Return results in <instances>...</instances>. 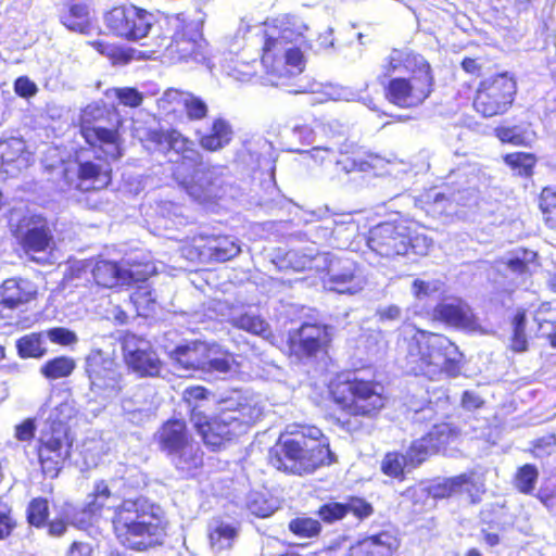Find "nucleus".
<instances>
[{
  "instance_id": "nucleus-55",
  "label": "nucleus",
  "mask_w": 556,
  "mask_h": 556,
  "mask_svg": "<svg viewBox=\"0 0 556 556\" xmlns=\"http://www.w3.org/2000/svg\"><path fill=\"white\" fill-rule=\"evenodd\" d=\"M184 112L190 121H201L207 116L208 108L201 98L188 91Z\"/></svg>"
},
{
  "instance_id": "nucleus-58",
  "label": "nucleus",
  "mask_w": 556,
  "mask_h": 556,
  "mask_svg": "<svg viewBox=\"0 0 556 556\" xmlns=\"http://www.w3.org/2000/svg\"><path fill=\"white\" fill-rule=\"evenodd\" d=\"M118 102L128 108H138L143 102V96L134 87H123L115 90Z\"/></svg>"
},
{
  "instance_id": "nucleus-11",
  "label": "nucleus",
  "mask_w": 556,
  "mask_h": 556,
  "mask_svg": "<svg viewBox=\"0 0 556 556\" xmlns=\"http://www.w3.org/2000/svg\"><path fill=\"white\" fill-rule=\"evenodd\" d=\"M332 341V327L316 321H304L286 333L279 349L289 358L298 362L327 354Z\"/></svg>"
},
{
  "instance_id": "nucleus-28",
  "label": "nucleus",
  "mask_w": 556,
  "mask_h": 556,
  "mask_svg": "<svg viewBox=\"0 0 556 556\" xmlns=\"http://www.w3.org/2000/svg\"><path fill=\"white\" fill-rule=\"evenodd\" d=\"M378 156L362 149L351 147L340 152L339 157L336 160V165L339 170L349 173H366L376 167Z\"/></svg>"
},
{
  "instance_id": "nucleus-8",
  "label": "nucleus",
  "mask_w": 556,
  "mask_h": 556,
  "mask_svg": "<svg viewBox=\"0 0 556 556\" xmlns=\"http://www.w3.org/2000/svg\"><path fill=\"white\" fill-rule=\"evenodd\" d=\"M74 438L64 420L49 417L36 439L34 454L41 476L55 479L70 463Z\"/></svg>"
},
{
  "instance_id": "nucleus-41",
  "label": "nucleus",
  "mask_w": 556,
  "mask_h": 556,
  "mask_svg": "<svg viewBox=\"0 0 556 556\" xmlns=\"http://www.w3.org/2000/svg\"><path fill=\"white\" fill-rule=\"evenodd\" d=\"M538 206L544 224L551 229H556V186L548 185L541 189Z\"/></svg>"
},
{
  "instance_id": "nucleus-57",
  "label": "nucleus",
  "mask_w": 556,
  "mask_h": 556,
  "mask_svg": "<svg viewBox=\"0 0 556 556\" xmlns=\"http://www.w3.org/2000/svg\"><path fill=\"white\" fill-rule=\"evenodd\" d=\"M46 334L52 343L61 346H70L78 341L76 333L64 327L50 328Z\"/></svg>"
},
{
  "instance_id": "nucleus-1",
  "label": "nucleus",
  "mask_w": 556,
  "mask_h": 556,
  "mask_svg": "<svg viewBox=\"0 0 556 556\" xmlns=\"http://www.w3.org/2000/svg\"><path fill=\"white\" fill-rule=\"evenodd\" d=\"M327 399L336 408L332 424L351 435L366 432L388 403L379 381L348 371L338 372L329 380Z\"/></svg>"
},
{
  "instance_id": "nucleus-27",
  "label": "nucleus",
  "mask_w": 556,
  "mask_h": 556,
  "mask_svg": "<svg viewBox=\"0 0 556 556\" xmlns=\"http://www.w3.org/2000/svg\"><path fill=\"white\" fill-rule=\"evenodd\" d=\"M330 289L341 294H355L363 289L359 268L353 261H345L338 269H330Z\"/></svg>"
},
{
  "instance_id": "nucleus-53",
  "label": "nucleus",
  "mask_w": 556,
  "mask_h": 556,
  "mask_svg": "<svg viewBox=\"0 0 556 556\" xmlns=\"http://www.w3.org/2000/svg\"><path fill=\"white\" fill-rule=\"evenodd\" d=\"M236 327L256 336L266 337L270 332L268 323L260 316L242 314L236 320Z\"/></svg>"
},
{
  "instance_id": "nucleus-15",
  "label": "nucleus",
  "mask_w": 556,
  "mask_h": 556,
  "mask_svg": "<svg viewBox=\"0 0 556 556\" xmlns=\"http://www.w3.org/2000/svg\"><path fill=\"white\" fill-rule=\"evenodd\" d=\"M142 142L148 148H153L157 151L175 152L178 155V159L175 161V175L184 174L186 162H200V152L195 149L194 142L176 128H149L144 134Z\"/></svg>"
},
{
  "instance_id": "nucleus-22",
  "label": "nucleus",
  "mask_w": 556,
  "mask_h": 556,
  "mask_svg": "<svg viewBox=\"0 0 556 556\" xmlns=\"http://www.w3.org/2000/svg\"><path fill=\"white\" fill-rule=\"evenodd\" d=\"M39 296L38 286L28 278L10 277L0 285V308L13 312L24 311Z\"/></svg>"
},
{
  "instance_id": "nucleus-39",
  "label": "nucleus",
  "mask_w": 556,
  "mask_h": 556,
  "mask_svg": "<svg viewBox=\"0 0 556 556\" xmlns=\"http://www.w3.org/2000/svg\"><path fill=\"white\" fill-rule=\"evenodd\" d=\"M141 282L130 294V302L134 304L138 316L151 317L156 309V300L149 285Z\"/></svg>"
},
{
  "instance_id": "nucleus-52",
  "label": "nucleus",
  "mask_w": 556,
  "mask_h": 556,
  "mask_svg": "<svg viewBox=\"0 0 556 556\" xmlns=\"http://www.w3.org/2000/svg\"><path fill=\"white\" fill-rule=\"evenodd\" d=\"M236 536L237 529L225 523L216 526L208 534L211 547L218 552L230 548Z\"/></svg>"
},
{
  "instance_id": "nucleus-37",
  "label": "nucleus",
  "mask_w": 556,
  "mask_h": 556,
  "mask_svg": "<svg viewBox=\"0 0 556 556\" xmlns=\"http://www.w3.org/2000/svg\"><path fill=\"white\" fill-rule=\"evenodd\" d=\"M76 368V362L67 355L52 357L40 366V374L50 381L70 377Z\"/></svg>"
},
{
  "instance_id": "nucleus-50",
  "label": "nucleus",
  "mask_w": 556,
  "mask_h": 556,
  "mask_svg": "<svg viewBox=\"0 0 556 556\" xmlns=\"http://www.w3.org/2000/svg\"><path fill=\"white\" fill-rule=\"evenodd\" d=\"M49 514L48 500L42 496L34 497L26 508V520L31 527L41 529L47 523Z\"/></svg>"
},
{
  "instance_id": "nucleus-20",
  "label": "nucleus",
  "mask_w": 556,
  "mask_h": 556,
  "mask_svg": "<svg viewBox=\"0 0 556 556\" xmlns=\"http://www.w3.org/2000/svg\"><path fill=\"white\" fill-rule=\"evenodd\" d=\"M75 178L64 169L65 181L81 193H94L108 189L113 181V169L109 163H98L92 160H75Z\"/></svg>"
},
{
  "instance_id": "nucleus-21",
  "label": "nucleus",
  "mask_w": 556,
  "mask_h": 556,
  "mask_svg": "<svg viewBox=\"0 0 556 556\" xmlns=\"http://www.w3.org/2000/svg\"><path fill=\"white\" fill-rule=\"evenodd\" d=\"M375 513L374 505L365 497L350 495L345 502L328 501L316 510L318 520L325 525H333L342 521L348 515H352L358 522L371 517Z\"/></svg>"
},
{
  "instance_id": "nucleus-16",
  "label": "nucleus",
  "mask_w": 556,
  "mask_h": 556,
  "mask_svg": "<svg viewBox=\"0 0 556 556\" xmlns=\"http://www.w3.org/2000/svg\"><path fill=\"white\" fill-rule=\"evenodd\" d=\"M181 185L186 191L202 203H216L225 193V182L220 175L203 164L200 153V162H186Z\"/></svg>"
},
{
  "instance_id": "nucleus-54",
  "label": "nucleus",
  "mask_w": 556,
  "mask_h": 556,
  "mask_svg": "<svg viewBox=\"0 0 556 556\" xmlns=\"http://www.w3.org/2000/svg\"><path fill=\"white\" fill-rule=\"evenodd\" d=\"M16 527L17 521L14 517L12 506L0 495V541L11 536Z\"/></svg>"
},
{
  "instance_id": "nucleus-14",
  "label": "nucleus",
  "mask_w": 556,
  "mask_h": 556,
  "mask_svg": "<svg viewBox=\"0 0 556 556\" xmlns=\"http://www.w3.org/2000/svg\"><path fill=\"white\" fill-rule=\"evenodd\" d=\"M103 21L110 34L128 41L146 38L152 28V14L134 4L113 5Z\"/></svg>"
},
{
  "instance_id": "nucleus-60",
  "label": "nucleus",
  "mask_w": 556,
  "mask_h": 556,
  "mask_svg": "<svg viewBox=\"0 0 556 556\" xmlns=\"http://www.w3.org/2000/svg\"><path fill=\"white\" fill-rule=\"evenodd\" d=\"M451 202V199L443 192H437L434 194L427 193L424 200L427 211L432 210L438 213L445 212Z\"/></svg>"
},
{
  "instance_id": "nucleus-46",
  "label": "nucleus",
  "mask_w": 556,
  "mask_h": 556,
  "mask_svg": "<svg viewBox=\"0 0 556 556\" xmlns=\"http://www.w3.org/2000/svg\"><path fill=\"white\" fill-rule=\"evenodd\" d=\"M536 253L528 249H519L506 261V267L517 276H530L536 264Z\"/></svg>"
},
{
  "instance_id": "nucleus-29",
  "label": "nucleus",
  "mask_w": 556,
  "mask_h": 556,
  "mask_svg": "<svg viewBox=\"0 0 556 556\" xmlns=\"http://www.w3.org/2000/svg\"><path fill=\"white\" fill-rule=\"evenodd\" d=\"M233 138L231 124L223 118L213 119L208 130L198 137L200 147L208 152H216L227 147Z\"/></svg>"
},
{
  "instance_id": "nucleus-18",
  "label": "nucleus",
  "mask_w": 556,
  "mask_h": 556,
  "mask_svg": "<svg viewBox=\"0 0 556 556\" xmlns=\"http://www.w3.org/2000/svg\"><path fill=\"white\" fill-rule=\"evenodd\" d=\"M154 274V266L150 262H134L129 268L123 269L118 262L96 260L91 275L94 283L101 288H113L118 285L131 286L144 282Z\"/></svg>"
},
{
  "instance_id": "nucleus-44",
  "label": "nucleus",
  "mask_w": 556,
  "mask_h": 556,
  "mask_svg": "<svg viewBox=\"0 0 556 556\" xmlns=\"http://www.w3.org/2000/svg\"><path fill=\"white\" fill-rule=\"evenodd\" d=\"M437 454L426 434L410 442L406 450L408 469H415Z\"/></svg>"
},
{
  "instance_id": "nucleus-6",
  "label": "nucleus",
  "mask_w": 556,
  "mask_h": 556,
  "mask_svg": "<svg viewBox=\"0 0 556 556\" xmlns=\"http://www.w3.org/2000/svg\"><path fill=\"white\" fill-rule=\"evenodd\" d=\"M153 508L143 496L124 498L113 508L112 532L123 547L143 552L160 543L165 526Z\"/></svg>"
},
{
  "instance_id": "nucleus-4",
  "label": "nucleus",
  "mask_w": 556,
  "mask_h": 556,
  "mask_svg": "<svg viewBox=\"0 0 556 556\" xmlns=\"http://www.w3.org/2000/svg\"><path fill=\"white\" fill-rule=\"evenodd\" d=\"M260 60L273 78H290L305 68V58L296 41L302 37L295 15L285 13L263 23Z\"/></svg>"
},
{
  "instance_id": "nucleus-45",
  "label": "nucleus",
  "mask_w": 556,
  "mask_h": 556,
  "mask_svg": "<svg viewBox=\"0 0 556 556\" xmlns=\"http://www.w3.org/2000/svg\"><path fill=\"white\" fill-rule=\"evenodd\" d=\"M41 332H31L17 339L16 350L21 358H40L47 353Z\"/></svg>"
},
{
  "instance_id": "nucleus-38",
  "label": "nucleus",
  "mask_w": 556,
  "mask_h": 556,
  "mask_svg": "<svg viewBox=\"0 0 556 556\" xmlns=\"http://www.w3.org/2000/svg\"><path fill=\"white\" fill-rule=\"evenodd\" d=\"M188 91L167 88L163 94L157 99V109L167 116H177L184 112L185 102L187 99Z\"/></svg>"
},
{
  "instance_id": "nucleus-64",
  "label": "nucleus",
  "mask_w": 556,
  "mask_h": 556,
  "mask_svg": "<svg viewBox=\"0 0 556 556\" xmlns=\"http://www.w3.org/2000/svg\"><path fill=\"white\" fill-rule=\"evenodd\" d=\"M231 369V364L227 357H216L206 359L204 357V367L202 371H217L226 374Z\"/></svg>"
},
{
  "instance_id": "nucleus-61",
  "label": "nucleus",
  "mask_w": 556,
  "mask_h": 556,
  "mask_svg": "<svg viewBox=\"0 0 556 556\" xmlns=\"http://www.w3.org/2000/svg\"><path fill=\"white\" fill-rule=\"evenodd\" d=\"M36 425L33 418H27L14 428V437L17 441L27 442L35 438Z\"/></svg>"
},
{
  "instance_id": "nucleus-35",
  "label": "nucleus",
  "mask_w": 556,
  "mask_h": 556,
  "mask_svg": "<svg viewBox=\"0 0 556 556\" xmlns=\"http://www.w3.org/2000/svg\"><path fill=\"white\" fill-rule=\"evenodd\" d=\"M435 453L445 450L460 437V429L450 422H438L425 433Z\"/></svg>"
},
{
  "instance_id": "nucleus-3",
  "label": "nucleus",
  "mask_w": 556,
  "mask_h": 556,
  "mask_svg": "<svg viewBox=\"0 0 556 556\" xmlns=\"http://www.w3.org/2000/svg\"><path fill=\"white\" fill-rule=\"evenodd\" d=\"M268 464L287 475H312L337 462L330 440L324 431L311 425L296 426L281 433L268 450Z\"/></svg>"
},
{
  "instance_id": "nucleus-31",
  "label": "nucleus",
  "mask_w": 556,
  "mask_h": 556,
  "mask_svg": "<svg viewBox=\"0 0 556 556\" xmlns=\"http://www.w3.org/2000/svg\"><path fill=\"white\" fill-rule=\"evenodd\" d=\"M527 309L519 307L509 317L510 334L508 349L513 353L521 354L530 349L527 333Z\"/></svg>"
},
{
  "instance_id": "nucleus-34",
  "label": "nucleus",
  "mask_w": 556,
  "mask_h": 556,
  "mask_svg": "<svg viewBox=\"0 0 556 556\" xmlns=\"http://www.w3.org/2000/svg\"><path fill=\"white\" fill-rule=\"evenodd\" d=\"M204 357V352L198 344L179 345L172 352L176 367L185 370H202Z\"/></svg>"
},
{
  "instance_id": "nucleus-42",
  "label": "nucleus",
  "mask_w": 556,
  "mask_h": 556,
  "mask_svg": "<svg viewBox=\"0 0 556 556\" xmlns=\"http://www.w3.org/2000/svg\"><path fill=\"white\" fill-rule=\"evenodd\" d=\"M408 469V459L399 451L387 452L380 463L381 472L399 481L405 480V469Z\"/></svg>"
},
{
  "instance_id": "nucleus-32",
  "label": "nucleus",
  "mask_w": 556,
  "mask_h": 556,
  "mask_svg": "<svg viewBox=\"0 0 556 556\" xmlns=\"http://www.w3.org/2000/svg\"><path fill=\"white\" fill-rule=\"evenodd\" d=\"M504 164L510 169L513 176L531 179L539 162L536 154L526 151H514L503 155Z\"/></svg>"
},
{
  "instance_id": "nucleus-17",
  "label": "nucleus",
  "mask_w": 556,
  "mask_h": 556,
  "mask_svg": "<svg viewBox=\"0 0 556 556\" xmlns=\"http://www.w3.org/2000/svg\"><path fill=\"white\" fill-rule=\"evenodd\" d=\"M123 359L139 377H157L163 363L151 343L143 337L126 331L121 337Z\"/></svg>"
},
{
  "instance_id": "nucleus-19",
  "label": "nucleus",
  "mask_w": 556,
  "mask_h": 556,
  "mask_svg": "<svg viewBox=\"0 0 556 556\" xmlns=\"http://www.w3.org/2000/svg\"><path fill=\"white\" fill-rule=\"evenodd\" d=\"M157 450L167 456L182 457L194 444L188 424L182 418L164 420L152 435Z\"/></svg>"
},
{
  "instance_id": "nucleus-12",
  "label": "nucleus",
  "mask_w": 556,
  "mask_h": 556,
  "mask_svg": "<svg viewBox=\"0 0 556 556\" xmlns=\"http://www.w3.org/2000/svg\"><path fill=\"white\" fill-rule=\"evenodd\" d=\"M104 119V112L99 109L83 115L79 121V134L89 150L100 154L99 160L117 161L123 156L119 125L117 123L106 126Z\"/></svg>"
},
{
  "instance_id": "nucleus-33",
  "label": "nucleus",
  "mask_w": 556,
  "mask_h": 556,
  "mask_svg": "<svg viewBox=\"0 0 556 556\" xmlns=\"http://www.w3.org/2000/svg\"><path fill=\"white\" fill-rule=\"evenodd\" d=\"M210 396H212V392L204 386H189L182 391L181 401L188 408V416L191 424L207 413L204 402H206Z\"/></svg>"
},
{
  "instance_id": "nucleus-51",
  "label": "nucleus",
  "mask_w": 556,
  "mask_h": 556,
  "mask_svg": "<svg viewBox=\"0 0 556 556\" xmlns=\"http://www.w3.org/2000/svg\"><path fill=\"white\" fill-rule=\"evenodd\" d=\"M240 245L230 236H215L213 241V261L227 262L240 253Z\"/></svg>"
},
{
  "instance_id": "nucleus-26",
  "label": "nucleus",
  "mask_w": 556,
  "mask_h": 556,
  "mask_svg": "<svg viewBox=\"0 0 556 556\" xmlns=\"http://www.w3.org/2000/svg\"><path fill=\"white\" fill-rule=\"evenodd\" d=\"M60 23L70 31L90 35L94 28L88 4L81 0H70L59 14Z\"/></svg>"
},
{
  "instance_id": "nucleus-40",
  "label": "nucleus",
  "mask_w": 556,
  "mask_h": 556,
  "mask_svg": "<svg viewBox=\"0 0 556 556\" xmlns=\"http://www.w3.org/2000/svg\"><path fill=\"white\" fill-rule=\"evenodd\" d=\"M288 530L299 539H316L323 532V525L316 518L301 515L289 521Z\"/></svg>"
},
{
  "instance_id": "nucleus-56",
  "label": "nucleus",
  "mask_w": 556,
  "mask_h": 556,
  "mask_svg": "<svg viewBox=\"0 0 556 556\" xmlns=\"http://www.w3.org/2000/svg\"><path fill=\"white\" fill-rule=\"evenodd\" d=\"M556 447V434L548 433L531 442L530 454L535 458L549 456Z\"/></svg>"
},
{
  "instance_id": "nucleus-48",
  "label": "nucleus",
  "mask_w": 556,
  "mask_h": 556,
  "mask_svg": "<svg viewBox=\"0 0 556 556\" xmlns=\"http://www.w3.org/2000/svg\"><path fill=\"white\" fill-rule=\"evenodd\" d=\"M539 479V470L533 464H525L517 468L514 476L516 490L526 495L533 493Z\"/></svg>"
},
{
  "instance_id": "nucleus-62",
  "label": "nucleus",
  "mask_w": 556,
  "mask_h": 556,
  "mask_svg": "<svg viewBox=\"0 0 556 556\" xmlns=\"http://www.w3.org/2000/svg\"><path fill=\"white\" fill-rule=\"evenodd\" d=\"M37 86L26 76H21L14 81V91L22 98H29L36 94Z\"/></svg>"
},
{
  "instance_id": "nucleus-2",
  "label": "nucleus",
  "mask_w": 556,
  "mask_h": 556,
  "mask_svg": "<svg viewBox=\"0 0 556 556\" xmlns=\"http://www.w3.org/2000/svg\"><path fill=\"white\" fill-rule=\"evenodd\" d=\"M377 81L386 101L404 110L421 106L434 91V73L430 62L419 52L393 48L381 65Z\"/></svg>"
},
{
  "instance_id": "nucleus-10",
  "label": "nucleus",
  "mask_w": 556,
  "mask_h": 556,
  "mask_svg": "<svg viewBox=\"0 0 556 556\" xmlns=\"http://www.w3.org/2000/svg\"><path fill=\"white\" fill-rule=\"evenodd\" d=\"M518 85L509 72H500L482 78L472 96V108L483 118L507 114L514 106Z\"/></svg>"
},
{
  "instance_id": "nucleus-36",
  "label": "nucleus",
  "mask_w": 556,
  "mask_h": 556,
  "mask_svg": "<svg viewBox=\"0 0 556 556\" xmlns=\"http://www.w3.org/2000/svg\"><path fill=\"white\" fill-rule=\"evenodd\" d=\"M214 235H198L190 242L186 243L181 251L189 261L210 262L213 261Z\"/></svg>"
},
{
  "instance_id": "nucleus-63",
  "label": "nucleus",
  "mask_w": 556,
  "mask_h": 556,
  "mask_svg": "<svg viewBox=\"0 0 556 556\" xmlns=\"http://www.w3.org/2000/svg\"><path fill=\"white\" fill-rule=\"evenodd\" d=\"M68 527V520L65 516H56L52 520H47V523L43 528H47V533L50 536H62Z\"/></svg>"
},
{
  "instance_id": "nucleus-5",
  "label": "nucleus",
  "mask_w": 556,
  "mask_h": 556,
  "mask_svg": "<svg viewBox=\"0 0 556 556\" xmlns=\"http://www.w3.org/2000/svg\"><path fill=\"white\" fill-rule=\"evenodd\" d=\"M464 358L458 345L445 334L417 329L407 344L405 366L409 375L435 381L442 375L458 377Z\"/></svg>"
},
{
  "instance_id": "nucleus-23",
  "label": "nucleus",
  "mask_w": 556,
  "mask_h": 556,
  "mask_svg": "<svg viewBox=\"0 0 556 556\" xmlns=\"http://www.w3.org/2000/svg\"><path fill=\"white\" fill-rule=\"evenodd\" d=\"M167 37H162L160 48H165L168 55L176 61L186 62L203 56V37L190 26H181L177 29L169 42Z\"/></svg>"
},
{
  "instance_id": "nucleus-9",
  "label": "nucleus",
  "mask_w": 556,
  "mask_h": 556,
  "mask_svg": "<svg viewBox=\"0 0 556 556\" xmlns=\"http://www.w3.org/2000/svg\"><path fill=\"white\" fill-rule=\"evenodd\" d=\"M415 222L406 218L380 222L368 232L367 244L372 252L386 258L405 256L427 245V237L418 233Z\"/></svg>"
},
{
  "instance_id": "nucleus-43",
  "label": "nucleus",
  "mask_w": 556,
  "mask_h": 556,
  "mask_svg": "<svg viewBox=\"0 0 556 556\" xmlns=\"http://www.w3.org/2000/svg\"><path fill=\"white\" fill-rule=\"evenodd\" d=\"M112 492L103 480L96 482L90 501L84 506V513L89 517H100L109 508L108 502Z\"/></svg>"
},
{
  "instance_id": "nucleus-49",
  "label": "nucleus",
  "mask_w": 556,
  "mask_h": 556,
  "mask_svg": "<svg viewBox=\"0 0 556 556\" xmlns=\"http://www.w3.org/2000/svg\"><path fill=\"white\" fill-rule=\"evenodd\" d=\"M467 481L464 476L443 478L431 483L428 488V493L434 500L448 498L458 494L459 484L466 483Z\"/></svg>"
},
{
  "instance_id": "nucleus-7",
  "label": "nucleus",
  "mask_w": 556,
  "mask_h": 556,
  "mask_svg": "<svg viewBox=\"0 0 556 556\" xmlns=\"http://www.w3.org/2000/svg\"><path fill=\"white\" fill-rule=\"evenodd\" d=\"M260 412L248 402L220 400L215 409L204 414L192 426L210 452H220L237 442L256 424Z\"/></svg>"
},
{
  "instance_id": "nucleus-24",
  "label": "nucleus",
  "mask_w": 556,
  "mask_h": 556,
  "mask_svg": "<svg viewBox=\"0 0 556 556\" xmlns=\"http://www.w3.org/2000/svg\"><path fill=\"white\" fill-rule=\"evenodd\" d=\"M117 365L100 352L87 356L85 370L92 389L113 390L118 387L122 375Z\"/></svg>"
},
{
  "instance_id": "nucleus-13",
  "label": "nucleus",
  "mask_w": 556,
  "mask_h": 556,
  "mask_svg": "<svg viewBox=\"0 0 556 556\" xmlns=\"http://www.w3.org/2000/svg\"><path fill=\"white\" fill-rule=\"evenodd\" d=\"M17 245L31 262L43 265L46 260L37 254H52L56 248L53 228L41 214L23 217L14 231Z\"/></svg>"
},
{
  "instance_id": "nucleus-25",
  "label": "nucleus",
  "mask_w": 556,
  "mask_h": 556,
  "mask_svg": "<svg viewBox=\"0 0 556 556\" xmlns=\"http://www.w3.org/2000/svg\"><path fill=\"white\" fill-rule=\"evenodd\" d=\"M433 318L448 327L462 329L468 332L481 331L479 318L472 309L462 302L438 303L433 307Z\"/></svg>"
},
{
  "instance_id": "nucleus-30",
  "label": "nucleus",
  "mask_w": 556,
  "mask_h": 556,
  "mask_svg": "<svg viewBox=\"0 0 556 556\" xmlns=\"http://www.w3.org/2000/svg\"><path fill=\"white\" fill-rule=\"evenodd\" d=\"M392 536L387 531L365 536L350 547V556H391Z\"/></svg>"
},
{
  "instance_id": "nucleus-59",
  "label": "nucleus",
  "mask_w": 556,
  "mask_h": 556,
  "mask_svg": "<svg viewBox=\"0 0 556 556\" xmlns=\"http://www.w3.org/2000/svg\"><path fill=\"white\" fill-rule=\"evenodd\" d=\"M458 476H464L468 480L466 483L459 484L458 493H467L471 497V502L477 503L479 501L480 494H482L484 491L483 483L476 480L475 471L463 472Z\"/></svg>"
},
{
  "instance_id": "nucleus-47",
  "label": "nucleus",
  "mask_w": 556,
  "mask_h": 556,
  "mask_svg": "<svg viewBox=\"0 0 556 556\" xmlns=\"http://www.w3.org/2000/svg\"><path fill=\"white\" fill-rule=\"evenodd\" d=\"M494 135L504 144H511L516 147H529L531 143L529 131L522 129L518 125H500L494 128Z\"/></svg>"
}]
</instances>
